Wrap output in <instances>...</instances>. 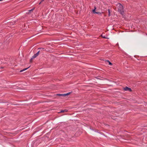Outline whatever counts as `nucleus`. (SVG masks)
<instances>
[{
    "mask_svg": "<svg viewBox=\"0 0 147 147\" xmlns=\"http://www.w3.org/2000/svg\"><path fill=\"white\" fill-rule=\"evenodd\" d=\"M106 61L108 62L109 63V65H112V64L109 60H106Z\"/></svg>",
    "mask_w": 147,
    "mask_h": 147,
    "instance_id": "10",
    "label": "nucleus"
},
{
    "mask_svg": "<svg viewBox=\"0 0 147 147\" xmlns=\"http://www.w3.org/2000/svg\"><path fill=\"white\" fill-rule=\"evenodd\" d=\"M117 5L118 6V11L121 14L123 15L124 13V11L123 10V5L119 3L117 4Z\"/></svg>",
    "mask_w": 147,
    "mask_h": 147,
    "instance_id": "1",
    "label": "nucleus"
},
{
    "mask_svg": "<svg viewBox=\"0 0 147 147\" xmlns=\"http://www.w3.org/2000/svg\"><path fill=\"white\" fill-rule=\"evenodd\" d=\"M4 68V67H1V69H3Z\"/></svg>",
    "mask_w": 147,
    "mask_h": 147,
    "instance_id": "19",
    "label": "nucleus"
},
{
    "mask_svg": "<svg viewBox=\"0 0 147 147\" xmlns=\"http://www.w3.org/2000/svg\"><path fill=\"white\" fill-rule=\"evenodd\" d=\"M108 13H109L108 16H111V15H110V9H108Z\"/></svg>",
    "mask_w": 147,
    "mask_h": 147,
    "instance_id": "12",
    "label": "nucleus"
},
{
    "mask_svg": "<svg viewBox=\"0 0 147 147\" xmlns=\"http://www.w3.org/2000/svg\"><path fill=\"white\" fill-rule=\"evenodd\" d=\"M67 111L66 109H65L64 110H62L61 111L60 113H64V112H66Z\"/></svg>",
    "mask_w": 147,
    "mask_h": 147,
    "instance_id": "8",
    "label": "nucleus"
},
{
    "mask_svg": "<svg viewBox=\"0 0 147 147\" xmlns=\"http://www.w3.org/2000/svg\"><path fill=\"white\" fill-rule=\"evenodd\" d=\"M101 36H102V38H106V37H105V36H102V35H101Z\"/></svg>",
    "mask_w": 147,
    "mask_h": 147,
    "instance_id": "16",
    "label": "nucleus"
},
{
    "mask_svg": "<svg viewBox=\"0 0 147 147\" xmlns=\"http://www.w3.org/2000/svg\"><path fill=\"white\" fill-rule=\"evenodd\" d=\"M96 9V7L95 6L94 7V9L93 10H92V11L94 13H96L95 12H96L95 11V10Z\"/></svg>",
    "mask_w": 147,
    "mask_h": 147,
    "instance_id": "9",
    "label": "nucleus"
},
{
    "mask_svg": "<svg viewBox=\"0 0 147 147\" xmlns=\"http://www.w3.org/2000/svg\"><path fill=\"white\" fill-rule=\"evenodd\" d=\"M34 58H33V57H32V58L30 60V62L32 63V60Z\"/></svg>",
    "mask_w": 147,
    "mask_h": 147,
    "instance_id": "14",
    "label": "nucleus"
},
{
    "mask_svg": "<svg viewBox=\"0 0 147 147\" xmlns=\"http://www.w3.org/2000/svg\"><path fill=\"white\" fill-rule=\"evenodd\" d=\"M1 108H3L4 106H5L6 107L8 105L7 102H1Z\"/></svg>",
    "mask_w": 147,
    "mask_h": 147,
    "instance_id": "3",
    "label": "nucleus"
},
{
    "mask_svg": "<svg viewBox=\"0 0 147 147\" xmlns=\"http://www.w3.org/2000/svg\"><path fill=\"white\" fill-rule=\"evenodd\" d=\"M7 83V82L5 80H2L1 82V88L3 89L7 88H8L5 85Z\"/></svg>",
    "mask_w": 147,
    "mask_h": 147,
    "instance_id": "2",
    "label": "nucleus"
},
{
    "mask_svg": "<svg viewBox=\"0 0 147 147\" xmlns=\"http://www.w3.org/2000/svg\"><path fill=\"white\" fill-rule=\"evenodd\" d=\"M123 89L125 91H129L130 92H131L132 91V90L130 88H129L127 86L123 88Z\"/></svg>",
    "mask_w": 147,
    "mask_h": 147,
    "instance_id": "4",
    "label": "nucleus"
},
{
    "mask_svg": "<svg viewBox=\"0 0 147 147\" xmlns=\"http://www.w3.org/2000/svg\"><path fill=\"white\" fill-rule=\"evenodd\" d=\"M57 95L59 96H64V94H57Z\"/></svg>",
    "mask_w": 147,
    "mask_h": 147,
    "instance_id": "15",
    "label": "nucleus"
},
{
    "mask_svg": "<svg viewBox=\"0 0 147 147\" xmlns=\"http://www.w3.org/2000/svg\"><path fill=\"white\" fill-rule=\"evenodd\" d=\"M44 0H42L41 1V2H43V1H44Z\"/></svg>",
    "mask_w": 147,
    "mask_h": 147,
    "instance_id": "21",
    "label": "nucleus"
},
{
    "mask_svg": "<svg viewBox=\"0 0 147 147\" xmlns=\"http://www.w3.org/2000/svg\"><path fill=\"white\" fill-rule=\"evenodd\" d=\"M40 52V51H38L37 53H36L38 55H39V53Z\"/></svg>",
    "mask_w": 147,
    "mask_h": 147,
    "instance_id": "18",
    "label": "nucleus"
},
{
    "mask_svg": "<svg viewBox=\"0 0 147 147\" xmlns=\"http://www.w3.org/2000/svg\"><path fill=\"white\" fill-rule=\"evenodd\" d=\"M35 9V7H34L32 9L26 12V13L27 14H30L31 13L33 12V10Z\"/></svg>",
    "mask_w": 147,
    "mask_h": 147,
    "instance_id": "5",
    "label": "nucleus"
},
{
    "mask_svg": "<svg viewBox=\"0 0 147 147\" xmlns=\"http://www.w3.org/2000/svg\"><path fill=\"white\" fill-rule=\"evenodd\" d=\"M42 2H41V1H40V3H39V5Z\"/></svg>",
    "mask_w": 147,
    "mask_h": 147,
    "instance_id": "20",
    "label": "nucleus"
},
{
    "mask_svg": "<svg viewBox=\"0 0 147 147\" xmlns=\"http://www.w3.org/2000/svg\"><path fill=\"white\" fill-rule=\"evenodd\" d=\"M96 13V14H101V13H103V12H102L101 13H100V12H95Z\"/></svg>",
    "mask_w": 147,
    "mask_h": 147,
    "instance_id": "13",
    "label": "nucleus"
},
{
    "mask_svg": "<svg viewBox=\"0 0 147 147\" xmlns=\"http://www.w3.org/2000/svg\"><path fill=\"white\" fill-rule=\"evenodd\" d=\"M71 93V92H69V93H66V94H64V96H65L67 95H69Z\"/></svg>",
    "mask_w": 147,
    "mask_h": 147,
    "instance_id": "11",
    "label": "nucleus"
},
{
    "mask_svg": "<svg viewBox=\"0 0 147 147\" xmlns=\"http://www.w3.org/2000/svg\"><path fill=\"white\" fill-rule=\"evenodd\" d=\"M38 49H44V48H38Z\"/></svg>",
    "mask_w": 147,
    "mask_h": 147,
    "instance_id": "17",
    "label": "nucleus"
},
{
    "mask_svg": "<svg viewBox=\"0 0 147 147\" xmlns=\"http://www.w3.org/2000/svg\"><path fill=\"white\" fill-rule=\"evenodd\" d=\"M30 67V66H29V67H28L27 68H25V69H23V70H21L20 71V72H22L23 71H24L25 70H27V69H28V68H29Z\"/></svg>",
    "mask_w": 147,
    "mask_h": 147,
    "instance_id": "6",
    "label": "nucleus"
},
{
    "mask_svg": "<svg viewBox=\"0 0 147 147\" xmlns=\"http://www.w3.org/2000/svg\"><path fill=\"white\" fill-rule=\"evenodd\" d=\"M38 55L36 53L34 55H33L32 57H33V58H35L36 57H37Z\"/></svg>",
    "mask_w": 147,
    "mask_h": 147,
    "instance_id": "7",
    "label": "nucleus"
}]
</instances>
